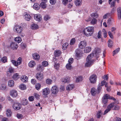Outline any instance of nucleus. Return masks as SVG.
Here are the masks:
<instances>
[{
    "mask_svg": "<svg viewBox=\"0 0 121 121\" xmlns=\"http://www.w3.org/2000/svg\"><path fill=\"white\" fill-rule=\"evenodd\" d=\"M41 87L40 84L38 83L35 86V88L38 90L40 89Z\"/></svg>",
    "mask_w": 121,
    "mask_h": 121,
    "instance_id": "obj_47",
    "label": "nucleus"
},
{
    "mask_svg": "<svg viewBox=\"0 0 121 121\" xmlns=\"http://www.w3.org/2000/svg\"><path fill=\"white\" fill-rule=\"evenodd\" d=\"M73 58H70L68 60V63L72 64L73 62Z\"/></svg>",
    "mask_w": 121,
    "mask_h": 121,
    "instance_id": "obj_60",
    "label": "nucleus"
},
{
    "mask_svg": "<svg viewBox=\"0 0 121 121\" xmlns=\"http://www.w3.org/2000/svg\"><path fill=\"white\" fill-rule=\"evenodd\" d=\"M21 79L22 82H26L28 81V78L25 75L22 76Z\"/></svg>",
    "mask_w": 121,
    "mask_h": 121,
    "instance_id": "obj_20",
    "label": "nucleus"
},
{
    "mask_svg": "<svg viewBox=\"0 0 121 121\" xmlns=\"http://www.w3.org/2000/svg\"><path fill=\"white\" fill-rule=\"evenodd\" d=\"M13 78L14 80H17L19 78V75L17 73H16L13 75Z\"/></svg>",
    "mask_w": 121,
    "mask_h": 121,
    "instance_id": "obj_37",
    "label": "nucleus"
},
{
    "mask_svg": "<svg viewBox=\"0 0 121 121\" xmlns=\"http://www.w3.org/2000/svg\"><path fill=\"white\" fill-rule=\"evenodd\" d=\"M73 85L70 84L68 85L66 87V89L68 91H70L72 90L74 87Z\"/></svg>",
    "mask_w": 121,
    "mask_h": 121,
    "instance_id": "obj_26",
    "label": "nucleus"
},
{
    "mask_svg": "<svg viewBox=\"0 0 121 121\" xmlns=\"http://www.w3.org/2000/svg\"><path fill=\"white\" fill-rule=\"evenodd\" d=\"M102 32L104 33V38L106 37L107 35V32L105 30V29H103L102 30Z\"/></svg>",
    "mask_w": 121,
    "mask_h": 121,
    "instance_id": "obj_59",
    "label": "nucleus"
},
{
    "mask_svg": "<svg viewBox=\"0 0 121 121\" xmlns=\"http://www.w3.org/2000/svg\"><path fill=\"white\" fill-rule=\"evenodd\" d=\"M69 45V44L68 43H64L63 45L62 49L64 50H65L68 47Z\"/></svg>",
    "mask_w": 121,
    "mask_h": 121,
    "instance_id": "obj_44",
    "label": "nucleus"
},
{
    "mask_svg": "<svg viewBox=\"0 0 121 121\" xmlns=\"http://www.w3.org/2000/svg\"><path fill=\"white\" fill-rule=\"evenodd\" d=\"M7 57L6 56H4L2 57L0 60V61L3 63H5L7 62Z\"/></svg>",
    "mask_w": 121,
    "mask_h": 121,
    "instance_id": "obj_41",
    "label": "nucleus"
},
{
    "mask_svg": "<svg viewBox=\"0 0 121 121\" xmlns=\"http://www.w3.org/2000/svg\"><path fill=\"white\" fill-rule=\"evenodd\" d=\"M13 71L14 69H13L11 67H10L7 72V76H10L12 75V73L13 72Z\"/></svg>",
    "mask_w": 121,
    "mask_h": 121,
    "instance_id": "obj_12",
    "label": "nucleus"
},
{
    "mask_svg": "<svg viewBox=\"0 0 121 121\" xmlns=\"http://www.w3.org/2000/svg\"><path fill=\"white\" fill-rule=\"evenodd\" d=\"M75 52L76 54V56L78 58H79L81 56L82 52V51L81 50L79 49H77L76 50Z\"/></svg>",
    "mask_w": 121,
    "mask_h": 121,
    "instance_id": "obj_13",
    "label": "nucleus"
},
{
    "mask_svg": "<svg viewBox=\"0 0 121 121\" xmlns=\"http://www.w3.org/2000/svg\"><path fill=\"white\" fill-rule=\"evenodd\" d=\"M38 28V25L36 24H33L31 25V28L33 29H36Z\"/></svg>",
    "mask_w": 121,
    "mask_h": 121,
    "instance_id": "obj_35",
    "label": "nucleus"
},
{
    "mask_svg": "<svg viewBox=\"0 0 121 121\" xmlns=\"http://www.w3.org/2000/svg\"><path fill=\"white\" fill-rule=\"evenodd\" d=\"M61 54V51L59 50H55L54 52V55L55 56H59Z\"/></svg>",
    "mask_w": 121,
    "mask_h": 121,
    "instance_id": "obj_30",
    "label": "nucleus"
},
{
    "mask_svg": "<svg viewBox=\"0 0 121 121\" xmlns=\"http://www.w3.org/2000/svg\"><path fill=\"white\" fill-rule=\"evenodd\" d=\"M29 66L31 68H33L35 65V62L34 61L31 60L29 62L28 64Z\"/></svg>",
    "mask_w": 121,
    "mask_h": 121,
    "instance_id": "obj_25",
    "label": "nucleus"
},
{
    "mask_svg": "<svg viewBox=\"0 0 121 121\" xmlns=\"http://www.w3.org/2000/svg\"><path fill=\"white\" fill-rule=\"evenodd\" d=\"M68 78H62V82H64V83H66L67 82H68Z\"/></svg>",
    "mask_w": 121,
    "mask_h": 121,
    "instance_id": "obj_56",
    "label": "nucleus"
},
{
    "mask_svg": "<svg viewBox=\"0 0 121 121\" xmlns=\"http://www.w3.org/2000/svg\"><path fill=\"white\" fill-rule=\"evenodd\" d=\"M87 43L85 41H81L78 44L79 47L82 49H83L86 46Z\"/></svg>",
    "mask_w": 121,
    "mask_h": 121,
    "instance_id": "obj_7",
    "label": "nucleus"
},
{
    "mask_svg": "<svg viewBox=\"0 0 121 121\" xmlns=\"http://www.w3.org/2000/svg\"><path fill=\"white\" fill-rule=\"evenodd\" d=\"M7 88L6 85L5 83H2L0 85V88L3 90H5Z\"/></svg>",
    "mask_w": 121,
    "mask_h": 121,
    "instance_id": "obj_27",
    "label": "nucleus"
},
{
    "mask_svg": "<svg viewBox=\"0 0 121 121\" xmlns=\"http://www.w3.org/2000/svg\"><path fill=\"white\" fill-rule=\"evenodd\" d=\"M93 56L94 54L93 53H91L87 57L86 60H87V61H92V62H93L94 60H92V59L93 57Z\"/></svg>",
    "mask_w": 121,
    "mask_h": 121,
    "instance_id": "obj_15",
    "label": "nucleus"
},
{
    "mask_svg": "<svg viewBox=\"0 0 121 121\" xmlns=\"http://www.w3.org/2000/svg\"><path fill=\"white\" fill-rule=\"evenodd\" d=\"M14 84V82L13 80H10L8 82V85L10 87H13Z\"/></svg>",
    "mask_w": 121,
    "mask_h": 121,
    "instance_id": "obj_21",
    "label": "nucleus"
},
{
    "mask_svg": "<svg viewBox=\"0 0 121 121\" xmlns=\"http://www.w3.org/2000/svg\"><path fill=\"white\" fill-rule=\"evenodd\" d=\"M111 110V109L110 108H108V107H107V108L106 109L104 112V114H105L107 113H108L109 111L110 110Z\"/></svg>",
    "mask_w": 121,
    "mask_h": 121,
    "instance_id": "obj_63",
    "label": "nucleus"
},
{
    "mask_svg": "<svg viewBox=\"0 0 121 121\" xmlns=\"http://www.w3.org/2000/svg\"><path fill=\"white\" fill-rule=\"evenodd\" d=\"M82 80V77L81 76L77 77L76 79V82H79Z\"/></svg>",
    "mask_w": 121,
    "mask_h": 121,
    "instance_id": "obj_38",
    "label": "nucleus"
},
{
    "mask_svg": "<svg viewBox=\"0 0 121 121\" xmlns=\"http://www.w3.org/2000/svg\"><path fill=\"white\" fill-rule=\"evenodd\" d=\"M108 99L113 100H116L112 96H110V95L107 94H105L104 96L103 97L102 99V102L104 104H106L108 102Z\"/></svg>",
    "mask_w": 121,
    "mask_h": 121,
    "instance_id": "obj_2",
    "label": "nucleus"
},
{
    "mask_svg": "<svg viewBox=\"0 0 121 121\" xmlns=\"http://www.w3.org/2000/svg\"><path fill=\"white\" fill-rule=\"evenodd\" d=\"M46 82L48 84H52V81L49 79H48L46 80Z\"/></svg>",
    "mask_w": 121,
    "mask_h": 121,
    "instance_id": "obj_54",
    "label": "nucleus"
},
{
    "mask_svg": "<svg viewBox=\"0 0 121 121\" xmlns=\"http://www.w3.org/2000/svg\"><path fill=\"white\" fill-rule=\"evenodd\" d=\"M32 56L33 58L36 60H38L40 58V56L37 53L33 54Z\"/></svg>",
    "mask_w": 121,
    "mask_h": 121,
    "instance_id": "obj_18",
    "label": "nucleus"
},
{
    "mask_svg": "<svg viewBox=\"0 0 121 121\" xmlns=\"http://www.w3.org/2000/svg\"><path fill=\"white\" fill-rule=\"evenodd\" d=\"M97 22V20L95 18H94L92 19L91 21V24L93 25L95 24Z\"/></svg>",
    "mask_w": 121,
    "mask_h": 121,
    "instance_id": "obj_52",
    "label": "nucleus"
},
{
    "mask_svg": "<svg viewBox=\"0 0 121 121\" xmlns=\"http://www.w3.org/2000/svg\"><path fill=\"white\" fill-rule=\"evenodd\" d=\"M44 69V68L41 65H38L37 68V69L39 71H42Z\"/></svg>",
    "mask_w": 121,
    "mask_h": 121,
    "instance_id": "obj_32",
    "label": "nucleus"
},
{
    "mask_svg": "<svg viewBox=\"0 0 121 121\" xmlns=\"http://www.w3.org/2000/svg\"><path fill=\"white\" fill-rule=\"evenodd\" d=\"M102 112L101 111H99L97 114V117L98 118H99L102 114Z\"/></svg>",
    "mask_w": 121,
    "mask_h": 121,
    "instance_id": "obj_62",
    "label": "nucleus"
},
{
    "mask_svg": "<svg viewBox=\"0 0 121 121\" xmlns=\"http://www.w3.org/2000/svg\"><path fill=\"white\" fill-rule=\"evenodd\" d=\"M42 64L43 66L44 67H46L48 65V62L46 61H43L42 62Z\"/></svg>",
    "mask_w": 121,
    "mask_h": 121,
    "instance_id": "obj_51",
    "label": "nucleus"
},
{
    "mask_svg": "<svg viewBox=\"0 0 121 121\" xmlns=\"http://www.w3.org/2000/svg\"><path fill=\"white\" fill-rule=\"evenodd\" d=\"M50 92V90L49 88H47L43 90L42 94L44 96L46 97Z\"/></svg>",
    "mask_w": 121,
    "mask_h": 121,
    "instance_id": "obj_9",
    "label": "nucleus"
},
{
    "mask_svg": "<svg viewBox=\"0 0 121 121\" xmlns=\"http://www.w3.org/2000/svg\"><path fill=\"white\" fill-rule=\"evenodd\" d=\"M11 61V62L14 65L16 66H17L18 65H20L21 64L22 59V58L19 57L17 61L14 60H12Z\"/></svg>",
    "mask_w": 121,
    "mask_h": 121,
    "instance_id": "obj_3",
    "label": "nucleus"
},
{
    "mask_svg": "<svg viewBox=\"0 0 121 121\" xmlns=\"http://www.w3.org/2000/svg\"><path fill=\"white\" fill-rule=\"evenodd\" d=\"M56 0H50V4L52 5L56 3Z\"/></svg>",
    "mask_w": 121,
    "mask_h": 121,
    "instance_id": "obj_61",
    "label": "nucleus"
},
{
    "mask_svg": "<svg viewBox=\"0 0 121 121\" xmlns=\"http://www.w3.org/2000/svg\"><path fill=\"white\" fill-rule=\"evenodd\" d=\"M19 88L22 90H25L26 89V86L23 84H21L19 86Z\"/></svg>",
    "mask_w": 121,
    "mask_h": 121,
    "instance_id": "obj_42",
    "label": "nucleus"
},
{
    "mask_svg": "<svg viewBox=\"0 0 121 121\" xmlns=\"http://www.w3.org/2000/svg\"><path fill=\"white\" fill-rule=\"evenodd\" d=\"M60 67V65L58 63H55L54 65V68L55 69L58 70Z\"/></svg>",
    "mask_w": 121,
    "mask_h": 121,
    "instance_id": "obj_49",
    "label": "nucleus"
},
{
    "mask_svg": "<svg viewBox=\"0 0 121 121\" xmlns=\"http://www.w3.org/2000/svg\"><path fill=\"white\" fill-rule=\"evenodd\" d=\"M72 0H62V3L64 5H66L68 2L71 1Z\"/></svg>",
    "mask_w": 121,
    "mask_h": 121,
    "instance_id": "obj_36",
    "label": "nucleus"
},
{
    "mask_svg": "<svg viewBox=\"0 0 121 121\" xmlns=\"http://www.w3.org/2000/svg\"><path fill=\"white\" fill-rule=\"evenodd\" d=\"M120 51V48H117L116 50L114 51H113V55L114 56L115 54H117Z\"/></svg>",
    "mask_w": 121,
    "mask_h": 121,
    "instance_id": "obj_50",
    "label": "nucleus"
},
{
    "mask_svg": "<svg viewBox=\"0 0 121 121\" xmlns=\"http://www.w3.org/2000/svg\"><path fill=\"white\" fill-rule=\"evenodd\" d=\"M75 39L74 38H73L71 39L70 44L71 45H73L75 43Z\"/></svg>",
    "mask_w": 121,
    "mask_h": 121,
    "instance_id": "obj_55",
    "label": "nucleus"
},
{
    "mask_svg": "<svg viewBox=\"0 0 121 121\" xmlns=\"http://www.w3.org/2000/svg\"><path fill=\"white\" fill-rule=\"evenodd\" d=\"M97 78V77L95 75L93 74L91 75L89 78L90 82L92 83H95L96 81Z\"/></svg>",
    "mask_w": 121,
    "mask_h": 121,
    "instance_id": "obj_4",
    "label": "nucleus"
},
{
    "mask_svg": "<svg viewBox=\"0 0 121 121\" xmlns=\"http://www.w3.org/2000/svg\"><path fill=\"white\" fill-rule=\"evenodd\" d=\"M82 0H75L74 1L75 4L77 6L81 5L82 4Z\"/></svg>",
    "mask_w": 121,
    "mask_h": 121,
    "instance_id": "obj_24",
    "label": "nucleus"
},
{
    "mask_svg": "<svg viewBox=\"0 0 121 121\" xmlns=\"http://www.w3.org/2000/svg\"><path fill=\"white\" fill-rule=\"evenodd\" d=\"M117 12L118 16V18L119 19H121V8L119 7L117 9Z\"/></svg>",
    "mask_w": 121,
    "mask_h": 121,
    "instance_id": "obj_19",
    "label": "nucleus"
},
{
    "mask_svg": "<svg viewBox=\"0 0 121 121\" xmlns=\"http://www.w3.org/2000/svg\"><path fill=\"white\" fill-rule=\"evenodd\" d=\"M34 98L33 96H30L28 98V100L30 101H34Z\"/></svg>",
    "mask_w": 121,
    "mask_h": 121,
    "instance_id": "obj_57",
    "label": "nucleus"
},
{
    "mask_svg": "<svg viewBox=\"0 0 121 121\" xmlns=\"http://www.w3.org/2000/svg\"><path fill=\"white\" fill-rule=\"evenodd\" d=\"M21 103L22 105H26L28 104V100L25 99H22Z\"/></svg>",
    "mask_w": 121,
    "mask_h": 121,
    "instance_id": "obj_22",
    "label": "nucleus"
},
{
    "mask_svg": "<svg viewBox=\"0 0 121 121\" xmlns=\"http://www.w3.org/2000/svg\"><path fill=\"white\" fill-rule=\"evenodd\" d=\"M114 103H112L109 104L107 107L109 108H110L111 109L112 108H113L114 107Z\"/></svg>",
    "mask_w": 121,
    "mask_h": 121,
    "instance_id": "obj_53",
    "label": "nucleus"
},
{
    "mask_svg": "<svg viewBox=\"0 0 121 121\" xmlns=\"http://www.w3.org/2000/svg\"><path fill=\"white\" fill-rule=\"evenodd\" d=\"M91 50V48L90 47H86L84 50V52L85 53H87L90 52Z\"/></svg>",
    "mask_w": 121,
    "mask_h": 121,
    "instance_id": "obj_31",
    "label": "nucleus"
},
{
    "mask_svg": "<svg viewBox=\"0 0 121 121\" xmlns=\"http://www.w3.org/2000/svg\"><path fill=\"white\" fill-rule=\"evenodd\" d=\"M102 88V86H101V84L100 83H99L97 86V93L98 94L100 92Z\"/></svg>",
    "mask_w": 121,
    "mask_h": 121,
    "instance_id": "obj_34",
    "label": "nucleus"
},
{
    "mask_svg": "<svg viewBox=\"0 0 121 121\" xmlns=\"http://www.w3.org/2000/svg\"><path fill=\"white\" fill-rule=\"evenodd\" d=\"M10 46L11 48L13 49H16L18 47L17 44L14 42H12Z\"/></svg>",
    "mask_w": 121,
    "mask_h": 121,
    "instance_id": "obj_16",
    "label": "nucleus"
},
{
    "mask_svg": "<svg viewBox=\"0 0 121 121\" xmlns=\"http://www.w3.org/2000/svg\"><path fill=\"white\" fill-rule=\"evenodd\" d=\"M13 107L15 110H18L21 108V105L19 103H15L13 104Z\"/></svg>",
    "mask_w": 121,
    "mask_h": 121,
    "instance_id": "obj_10",
    "label": "nucleus"
},
{
    "mask_svg": "<svg viewBox=\"0 0 121 121\" xmlns=\"http://www.w3.org/2000/svg\"><path fill=\"white\" fill-rule=\"evenodd\" d=\"M119 106L117 105H114V107L112 108L113 110H118L119 109Z\"/></svg>",
    "mask_w": 121,
    "mask_h": 121,
    "instance_id": "obj_58",
    "label": "nucleus"
},
{
    "mask_svg": "<svg viewBox=\"0 0 121 121\" xmlns=\"http://www.w3.org/2000/svg\"><path fill=\"white\" fill-rule=\"evenodd\" d=\"M34 96L37 99H39L40 96L39 95L36 93H35L34 94Z\"/></svg>",
    "mask_w": 121,
    "mask_h": 121,
    "instance_id": "obj_64",
    "label": "nucleus"
},
{
    "mask_svg": "<svg viewBox=\"0 0 121 121\" xmlns=\"http://www.w3.org/2000/svg\"><path fill=\"white\" fill-rule=\"evenodd\" d=\"M34 17L35 19L38 21H41L42 19L41 16L39 14H35Z\"/></svg>",
    "mask_w": 121,
    "mask_h": 121,
    "instance_id": "obj_14",
    "label": "nucleus"
},
{
    "mask_svg": "<svg viewBox=\"0 0 121 121\" xmlns=\"http://www.w3.org/2000/svg\"><path fill=\"white\" fill-rule=\"evenodd\" d=\"M91 16L92 17L96 18L98 17L99 15L96 13H93L91 14Z\"/></svg>",
    "mask_w": 121,
    "mask_h": 121,
    "instance_id": "obj_39",
    "label": "nucleus"
},
{
    "mask_svg": "<svg viewBox=\"0 0 121 121\" xmlns=\"http://www.w3.org/2000/svg\"><path fill=\"white\" fill-rule=\"evenodd\" d=\"M71 64L69 63H68L66 65V69L69 70H70L72 68V67L71 65Z\"/></svg>",
    "mask_w": 121,
    "mask_h": 121,
    "instance_id": "obj_48",
    "label": "nucleus"
},
{
    "mask_svg": "<svg viewBox=\"0 0 121 121\" xmlns=\"http://www.w3.org/2000/svg\"><path fill=\"white\" fill-rule=\"evenodd\" d=\"M58 91V88L56 86H53L51 89V92L53 94H56L57 93Z\"/></svg>",
    "mask_w": 121,
    "mask_h": 121,
    "instance_id": "obj_5",
    "label": "nucleus"
},
{
    "mask_svg": "<svg viewBox=\"0 0 121 121\" xmlns=\"http://www.w3.org/2000/svg\"><path fill=\"white\" fill-rule=\"evenodd\" d=\"M10 95L12 97H15L17 96L18 94L16 91L15 90H12L10 91Z\"/></svg>",
    "mask_w": 121,
    "mask_h": 121,
    "instance_id": "obj_11",
    "label": "nucleus"
},
{
    "mask_svg": "<svg viewBox=\"0 0 121 121\" xmlns=\"http://www.w3.org/2000/svg\"><path fill=\"white\" fill-rule=\"evenodd\" d=\"M25 20L27 21H29L31 19L30 15L27 13H26L24 15Z\"/></svg>",
    "mask_w": 121,
    "mask_h": 121,
    "instance_id": "obj_29",
    "label": "nucleus"
},
{
    "mask_svg": "<svg viewBox=\"0 0 121 121\" xmlns=\"http://www.w3.org/2000/svg\"><path fill=\"white\" fill-rule=\"evenodd\" d=\"M93 63V62H92V61H87V60H86V62L85 63V66L86 67H89L92 65Z\"/></svg>",
    "mask_w": 121,
    "mask_h": 121,
    "instance_id": "obj_28",
    "label": "nucleus"
},
{
    "mask_svg": "<svg viewBox=\"0 0 121 121\" xmlns=\"http://www.w3.org/2000/svg\"><path fill=\"white\" fill-rule=\"evenodd\" d=\"M43 74L40 73H38L36 74V78L39 80H41L43 78Z\"/></svg>",
    "mask_w": 121,
    "mask_h": 121,
    "instance_id": "obj_17",
    "label": "nucleus"
},
{
    "mask_svg": "<svg viewBox=\"0 0 121 121\" xmlns=\"http://www.w3.org/2000/svg\"><path fill=\"white\" fill-rule=\"evenodd\" d=\"M11 114L12 112L10 110L8 109L7 110L6 114L8 117H10Z\"/></svg>",
    "mask_w": 121,
    "mask_h": 121,
    "instance_id": "obj_46",
    "label": "nucleus"
},
{
    "mask_svg": "<svg viewBox=\"0 0 121 121\" xmlns=\"http://www.w3.org/2000/svg\"><path fill=\"white\" fill-rule=\"evenodd\" d=\"M113 42L111 40L109 39L108 41V47L111 48L113 46Z\"/></svg>",
    "mask_w": 121,
    "mask_h": 121,
    "instance_id": "obj_43",
    "label": "nucleus"
},
{
    "mask_svg": "<svg viewBox=\"0 0 121 121\" xmlns=\"http://www.w3.org/2000/svg\"><path fill=\"white\" fill-rule=\"evenodd\" d=\"M46 3L42 2L40 4V5L42 8L44 9L46 8L47 6L46 4Z\"/></svg>",
    "mask_w": 121,
    "mask_h": 121,
    "instance_id": "obj_45",
    "label": "nucleus"
},
{
    "mask_svg": "<svg viewBox=\"0 0 121 121\" xmlns=\"http://www.w3.org/2000/svg\"><path fill=\"white\" fill-rule=\"evenodd\" d=\"M97 92L96 89L94 88H93L91 89V95L93 96H95Z\"/></svg>",
    "mask_w": 121,
    "mask_h": 121,
    "instance_id": "obj_23",
    "label": "nucleus"
},
{
    "mask_svg": "<svg viewBox=\"0 0 121 121\" xmlns=\"http://www.w3.org/2000/svg\"><path fill=\"white\" fill-rule=\"evenodd\" d=\"M94 31V27L93 26H88L85 28L83 30L84 35L87 37L91 36Z\"/></svg>",
    "mask_w": 121,
    "mask_h": 121,
    "instance_id": "obj_1",
    "label": "nucleus"
},
{
    "mask_svg": "<svg viewBox=\"0 0 121 121\" xmlns=\"http://www.w3.org/2000/svg\"><path fill=\"white\" fill-rule=\"evenodd\" d=\"M101 52V50L99 48H96L94 50L95 54L96 56V58L97 59L99 57L100 55Z\"/></svg>",
    "mask_w": 121,
    "mask_h": 121,
    "instance_id": "obj_8",
    "label": "nucleus"
},
{
    "mask_svg": "<svg viewBox=\"0 0 121 121\" xmlns=\"http://www.w3.org/2000/svg\"><path fill=\"white\" fill-rule=\"evenodd\" d=\"M14 40L15 41L17 42L18 43H19L21 42L22 39L20 37H17L15 38Z\"/></svg>",
    "mask_w": 121,
    "mask_h": 121,
    "instance_id": "obj_40",
    "label": "nucleus"
},
{
    "mask_svg": "<svg viewBox=\"0 0 121 121\" xmlns=\"http://www.w3.org/2000/svg\"><path fill=\"white\" fill-rule=\"evenodd\" d=\"M14 30L15 32L20 33L22 31V28L20 26L16 25L14 27Z\"/></svg>",
    "mask_w": 121,
    "mask_h": 121,
    "instance_id": "obj_6",
    "label": "nucleus"
},
{
    "mask_svg": "<svg viewBox=\"0 0 121 121\" xmlns=\"http://www.w3.org/2000/svg\"><path fill=\"white\" fill-rule=\"evenodd\" d=\"M33 7L34 9L38 10L39 9L40 6L38 4L36 3L34 4L33 6Z\"/></svg>",
    "mask_w": 121,
    "mask_h": 121,
    "instance_id": "obj_33",
    "label": "nucleus"
}]
</instances>
